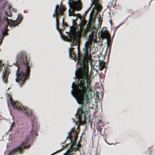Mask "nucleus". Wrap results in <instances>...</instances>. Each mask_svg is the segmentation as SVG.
Here are the masks:
<instances>
[{
  "instance_id": "dca6fc26",
  "label": "nucleus",
  "mask_w": 155,
  "mask_h": 155,
  "mask_svg": "<svg viewBox=\"0 0 155 155\" xmlns=\"http://www.w3.org/2000/svg\"><path fill=\"white\" fill-rule=\"evenodd\" d=\"M99 70L101 71H102L105 67V63L102 61L99 60Z\"/></svg>"
},
{
  "instance_id": "7ed1b4c3",
  "label": "nucleus",
  "mask_w": 155,
  "mask_h": 155,
  "mask_svg": "<svg viewBox=\"0 0 155 155\" xmlns=\"http://www.w3.org/2000/svg\"><path fill=\"white\" fill-rule=\"evenodd\" d=\"M68 4L71 11L69 10V16H76V15L74 14L75 11H80L82 8V5L80 1H75L74 0H69Z\"/></svg>"
},
{
  "instance_id": "f03ea898",
  "label": "nucleus",
  "mask_w": 155,
  "mask_h": 155,
  "mask_svg": "<svg viewBox=\"0 0 155 155\" xmlns=\"http://www.w3.org/2000/svg\"><path fill=\"white\" fill-rule=\"evenodd\" d=\"M17 71L16 72V81L21 86L29 78L31 66L28 64L26 54L22 52L18 56L17 61Z\"/></svg>"
},
{
  "instance_id": "4468645a",
  "label": "nucleus",
  "mask_w": 155,
  "mask_h": 155,
  "mask_svg": "<svg viewBox=\"0 0 155 155\" xmlns=\"http://www.w3.org/2000/svg\"><path fill=\"white\" fill-rule=\"evenodd\" d=\"M100 0H93V2L96 7V9L98 10H101L102 8L101 6L99 1Z\"/></svg>"
},
{
  "instance_id": "c756f323",
  "label": "nucleus",
  "mask_w": 155,
  "mask_h": 155,
  "mask_svg": "<svg viewBox=\"0 0 155 155\" xmlns=\"http://www.w3.org/2000/svg\"><path fill=\"white\" fill-rule=\"evenodd\" d=\"M77 15H81L80 14H78Z\"/></svg>"
},
{
  "instance_id": "ddd939ff",
  "label": "nucleus",
  "mask_w": 155,
  "mask_h": 155,
  "mask_svg": "<svg viewBox=\"0 0 155 155\" xmlns=\"http://www.w3.org/2000/svg\"><path fill=\"white\" fill-rule=\"evenodd\" d=\"M93 28H94V27L91 26V24L89 22L86 26V28L83 31V33L84 35H85L89 31H91Z\"/></svg>"
},
{
  "instance_id": "2eb2a0df",
  "label": "nucleus",
  "mask_w": 155,
  "mask_h": 155,
  "mask_svg": "<svg viewBox=\"0 0 155 155\" xmlns=\"http://www.w3.org/2000/svg\"><path fill=\"white\" fill-rule=\"evenodd\" d=\"M8 29H7V25L5 27L4 30L2 31V35H0V38L2 40L4 38L5 36L8 35L7 32Z\"/></svg>"
},
{
  "instance_id": "393cba45",
  "label": "nucleus",
  "mask_w": 155,
  "mask_h": 155,
  "mask_svg": "<svg viewBox=\"0 0 155 155\" xmlns=\"http://www.w3.org/2000/svg\"><path fill=\"white\" fill-rule=\"evenodd\" d=\"M12 11L15 13H16L17 12V10L15 8H12Z\"/></svg>"
},
{
  "instance_id": "7c9ffc66",
  "label": "nucleus",
  "mask_w": 155,
  "mask_h": 155,
  "mask_svg": "<svg viewBox=\"0 0 155 155\" xmlns=\"http://www.w3.org/2000/svg\"><path fill=\"white\" fill-rule=\"evenodd\" d=\"M56 153V152H55V153H53V154H52L51 155H52L54 154H55V153Z\"/></svg>"
},
{
  "instance_id": "cd10ccee",
  "label": "nucleus",
  "mask_w": 155,
  "mask_h": 155,
  "mask_svg": "<svg viewBox=\"0 0 155 155\" xmlns=\"http://www.w3.org/2000/svg\"><path fill=\"white\" fill-rule=\"evenodd\" d=\"M73 120H74V122H75V120H74V119H73Z\"/></svg>"
},
{
  "instance_id": "5701e85b",
  "label": "nucleus",
  "mask_w": 155,
  "mask_h": 155,
  "mask_svg": "<svg viewBox=\"0 0 155 155\" xmlns=\"http://www.w3.org/2000/svg\"><path fill=\"white\" fill-rule=\"evenodd\" d=\"M97 129V130L98 132H101L102 131V129L100 127H97L96 128Z\"/></svg>"
},
{
  "instance_id": "412c9836",
  "label": "nucleus",
  "mask_w": 155,
  "mask_h": 155,
  "mask_svg": "<svg viewBox=\"0 0 155 155\" xmlns=\"http://www.w3.org/2000/svg\"><path fill=\"white\" fill-rule=\"evenodd\" d=\"M62 25L63 26H65L66 27L68 26V25L66 22H64V18L62 20Z\"/></svg>"
},
{
  "instance_id": "b1692460",
  "label": "nucleus",
  "mask_w": 155,
  "mask_h": 155,
  "mask_svg": "<svg viewBox=\"0 0 155 155\" xmlns=\"http://www.w3.org/2000/svg\"><path fill=\"white\" fill-rule=\"evenodd\" d=\"M99 20L98 21H99V23L100 24V25H101L102 22V20L101 18V16H100V17H99V18L98 19Z\"/></svg>"
},
{
  "instance_id": "4be33fe9",
  "label": "nucleus",
  "mask_w": 155,
  "mask_h": 155,
  "mask_svg": "<svg viewBox=\"0 0 155 155\" xmlns=\"http://www.w3.org/2000/svg\"><path fill=\"white\" fill-rule=\"evenodd\" d=\"M12 8V6L10 4H8L7 6V11H8L11 10V8Z\"/></svg>"
},
{
  "instance_id": "c85d7f7f",
  "label": "nucleus",
  "mask_w": 155,
  "mask_h": 155,
  "mask_svg": "<svg viewBox=\"0 0 155 155\" xmlns=\"http://www.w3.org/2000/svg\"><path fill=\"white\" fill-rule=\"evenodd\" d=\"M69 145V144H68L66 146V147H65V148L66 147H67V146H68V145Z\"/></svg>"
},
{
  "instance_id": "6ab92c4d",
  "label": "nucleus",
  "mask_w": 155,
  "mask_h": 155,
  "mask_svg": "<svg viewBox=\"0 0 155 155\" xmlns=\"http://www.w3.org/2000/svg\"><path fill=\"white\" fill-rule=\"evenodd\" d=\"M5 14L6 15L9 17L12 16V13L11 10L8 11L7 12H5Z\"/></svg>"
},
{
  "instance_id": "2f4dec72",
  "label": "nucleus",
  "mask_w": 155,
  "mask_h": 155,
  "mask_svg": "<svg viewBox=\"0 0 155 155\" xmlns=\"http://www.w3.org/2000/svg\"><path fill=\"white\" fill-rule=\"evenodd\" d=\"M95 155H97V154H96Z\"/></svg>"
},
{
  "instance_id": "423d86ee",
  "label": "nucleus",
  "mask_w": 155,
  "mask_h": 155,
  "mask_svg": "<svg viewBox=\"0 0 155 155\" xmlns=\"http://www.w3.org/2000/svg\"><path fill=\"white\" fill-rule=\"evenodd\" d=\"M10 99L12 105L14 108L16 109L19 110H23L25 113L28 114L29 111V109H27L26 107H24L18 101H14L13 102L11 97H10Z\"/></svg>"
},
{
  "instance_id": "9b49d317",
  "label": "nucleus",
  "mask_w": 155,
  "mask_h": 155,
  "mask_svg": "<svg viewBox=\"0 0 155 155\" xmlns=\"http://www.w3.org/2000/svg\"><path fill=\"white\" fill-rule=\"evenodd\" d=\"M39 129V125L38 123L36 122H32V129L31 131V133L33 132H35L36 131L38 130Z\"/></svg>"
},
{
  "instance_id": "1a4fd4ad",
  "label": "nucleus",
  "mask_w": 155,
  "mask_h": 155,
  "mask_svg": "<svg viewBox=\"0 0 155 155\" xmlns=\"http://www.w3.org/2000/svg\"><path fill=\"white\" fill-rule=\"evenodd\" d=\"M55 8H57V10L59 12V15L61 16L63 15V12L66 10V7L63 5H61L60 7L57 5L56 6Z\"/></svg>"
},
{
  "instance_id": "f3484780",
  "label": "nucleus",
  "mask_w": 155,
  "mask_h": 155,
  "mask_svg": "<svg viewBox=\"0 0 155 155\" xmlns=\"http://www.w3.org/2000/svg\"><path fill=\"white\" fill-rule=\"evenodd\" d=\"M55 13L53 14V16L54 17H56V18H58V19L60 18V17L59 16H61L59 15V12L57 10V8H55Z\"/></svg>"
},
{
  "instance_id": "39448f33",
  "label": "nucleus",
  "mask_w": 155,
  "mask_h": 155,
  "mask_svg": "<svg viewBox=\"0 0 155 155\" xmlns=\"http://www.w3.org/2000/svg\"><path fill=\"white\" fill-rule=\"evenodd\" d=\"M77 129H76V130L74 128H72L71 131L68 133V135L67 137V139H68L71 141V142L72 143L70 145V148L72 147L74 149L76 148L77 147H78V145L76 147L74 148L73 147V146L76 144V141L78 137V133L77 131Z\"/></svg>"
},
{
  "instance_id": "f8f14e48",
  "label": "nucleus",
  "mask_w": 155,
  "mask_h": 155,
  "mask_svg": "<svg viewBox=\"0 0 155 155\" xmlns=\"http://www.w3.org/2000/svg\"><path fill=\"white\" fill-rule=\"evenodd\" d=\"M4 18L7 21L8 24L10 26H14L18 24L16 21H15L12 20H9L7 16L5 17Z\"/></svg>"
},
{
  "instance_id": "bb28decb",
  "label": "nucleus",
  "mask_w": 155,
  "mask_h": 155,
  "mask_svg": "<svg viewBox=\"0 0 155 155\" xmlns=\"http://www.w3.org/2000/svg\"><path fill=\"white\" fill-rule=\"evenodd\" d=\"M13 124H14V123H13L12 124V126H11V128L13 126Z\"/></svg>"
},
{
  "instance_id": "aec40b11",
  "label": "nucleus",
  "mask_w": 155,
  "mask_h": 155,
  "mask_svg": "<svg viewBox=\"0 0 155 155\" xmlns=\"http://www.w3.org/2000/svg\"><path fill=\"white\" fill-rule=\"evenodd\" d=\"M4 65V64H2V61L0 60V71L2 70Z\"/></svg>"
},
{
  "instance_id": "6e6552de",
  "label": "nucleus",
  "mask_w": 155,
  "mask_h": 155,
  "mask_svg": "<svg viewBox=\"0 0 155 155\" xmlns=\"http://www.w3.org/2000/svg\"><path fill=\"white\" fill-rule=\"evenodd\" d=\"M99 37L101 38L102 39H107V43L109 41V39L110 38V35L109 33L107 30L104 31H101L98 34Z\"/></svg>"
},
{
  "instance_id": "f257e3e1",
  "label": "nucleus",
  "mask_w": 155,
  "mask_h": 155,
  "mask_svg": "<svg viewBox=\"0 0 155 155\" xmlns=\"http://www.w3.org/2000/svg\"><path fill=\"white\" fill-rule=\"evenodd\" d=\"M69 41L71 42V46H77L78 50V57L76 58L74 48L69 49V55L70 58L75 61L77 60L78 63L82 65V67L76 71L75 77L78 79V83L73 82L71 87L72 94L75 97L78 103L81 104L77 112H88L90 110L89 104L90 100L87 93L91 91L90 85L91 82V75L88 74V62L91 58L90 52L92 45L91 40L87 41L83 48V52L81 55L79 52V40L76 38L75 34L71 33L69 36Z\"/></svg>"
},
{
  "instance_id": "9d476101",
  "label": "nucleus",
  "mask_w": 155,
  "mask_h": 155,
  "mask_svg": "<svg viewBox=\"0 0 155 155\" xmlns=\"http://www.w3.org/2000/svg\"><path fill=\"white\" fill-rule=\"evenodd\" d=\"M78 150V147L76 149H73L72 147L68 150L66 152L64 155H76L75 154L76 151Z\"/></svg>"
},
{
  "instance_id": "0eeeda50",
  "label": "nucleus",
  "mask_w": 155,
  "mask_h": 155,
  "mask_svg": "<svg viewBox=\"0 0 155 155\" xmlns=\"http://www.w3.org/2000/svg\"><path fill=\"white\" fill-rule=\"evenodd\" d=\"M10 73L9 69L8 68L4 67L2 77L3 81L5 84H7L8 82V75Z\"/></svg>"
},
{
  "instance_id": "a878e982",
  "label": "nucleus",
  "mask_w": 155,
  "mask_h": 155,
  "mask_svg": "<svg viewBox=\"0 0 155 155\" xmlns=\"http://www.w3.org/2000/svg\"><path fill=\"white\" fill-rule=\"evenodd\" d=\"M30 113L31 114V115H32V114L33 113V110H32L30 112Z\"/></svg>"
},
{
  "instance_id": "a211bd4d",
  "label": "nucleus",
  "mask_w": 155,
  "mask_h": 155,
  "mask_svg": "<svg viewBox=\"0 0 155 155\" xmlns=\"http://www.w3.org/2000/svg\"><path fill=\"white\" fill-rule=\"evenodd\" d=\"M59 19H58V18H56V28L59 31L61 29L59 28Z\"/></svg>"
},
{
  "instance_id": "20e7f679",
  "label": "nucleus",
  "mask_w": 155,
  "mask_h": 155,
  "mask_svg": "<svg viewBox=\"0 0 155 155\" xmlns=\"http://www.w3.org/2000/svg\"><path fill=\"white\" fill-rule=\"evenodd\" d=\"M29 139H26L25 141H23L21 144L17 147L11 151L9 153L8 155H14L16 154L17 152L19 151V154H22L24 153V150H23L25 149L29 148L30 147V145L27 146L29 143Z\"/></svg>"
}]
</instances>
